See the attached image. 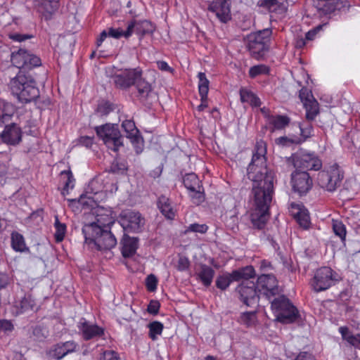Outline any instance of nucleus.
Here are the masks:
<instances>
[{
  "instance_id": "nucleus-1",
  "label": "nucleus",
  "mask_w": 360,
  "mask_h": 360,
  "mask_svg": "<svg viewBox=\"0 0 360 360\" xmlns=\"http://www.w3.org/2000/svg\"><path fill=\"white\" fill-rule=\"evenodd\" d=\"M266 153V143L257 141L247 168L248 177L252 182V193H274L275 174L267 167Z\"/></svg>"
},
{
  "instance_id": "nucleus-2",
  "label": "nucleus",
  "mask_w": 360,
  "mask_h": 360,
  "mask_svg": "<svg viewBox=\"0 0 360 360\" xmlns=\"http://www.w3.org/2000/svg\"><path fill=\"white\" fill-rule=\"evenodd\" d=\"M12 93L22 103H30L39 96V91L36 86L34 79L30 75H26L20 70L17 75L10 82Z\"/></svg>"
},
{
  "instance_id": "nucleus-3",
  "label": "nucleus",
  "mask_w": 360,
  "mask_h": 360,
  "mask_svg": "<svg viewBox=\"0 0 360 360\" xmlns=\"http://www.w3.org/2000/svg\"><path fill=\"white\" fill-rule=\"evenodd\" d=\"M82 233L85 243L98 250H110L117 244L115 236L108 229H101L94 225H84Z\"/></svg>"
},
{
  "instance_id": "nucleus-4",
  "label": "nucleus",
  "mask_w": 360,
  "mask_h": 360,
  "mask_svg": "<svg viewBox=\"0 0 360 360\" xmlns=\"http://www.w3.org/2000/svg\"><path fill=\"white\" fill-rule=\"evenodd\" d=\"M277 296L269 300L276 320L283 323L295 322L299 317L297 309L284 295Z\"/></svg>"
},
{
  "instance_id": "nucleus-5",
  "label": "nucleus",
  "mask_w": 360,
  "mask_h": 360,
  "mask_svg": "<svg viewBox=\"0 0 360 360\" xmlns=\"http://www.w3.org/2000/svg\"><path fill=\"white\" fill-rule=\"evenodd\" d=\"M255 206L250 213V219L253 226L262 229L269 218V207L272 200L273 193H253Z\"/></svg>"
},
{
  "instance_id": "nucleus-6",
  "label": "nucleus",
  "mask_w": 360,
  "mask_h": 360,
  "mask_svg": "<svg viewBox=\"0 0 360 360\" xmlns=\"http://www.w3.org/2000/svg\"><path fill=\"white\" fill-rule=\"evenodd\" d=\"M271 34V30L266 28L248 36L247 46L254 58L259 59L269 50Z\"/></svg>"
},
{
  "instance_id": "nucleus-7",
  "label": "nucleus",
  "mask_w": 360,
  "mask_h": 360,
  "mask_svg": "<svg viewBox=\"0 0 360 360\" xmlns=\"http://www.w3.org/2000/svg\"><path fill=\"white\" fill-rule=\"evenodd\" d=\"M97 136L108 149L117 151L123 145V138L117 124H105L95 127Z\"/></svg>"
},
{
  "instance_id": "nucleus-8",
  "label": "nucleus",
  "mask_w": 360,
  "mask_h": 360,
  "mask_svg": "<svg viewBox=\"0 0 360 360\" xmlns=\"http://www.w3.org/2000/svg\"><path fill=\"white\" fill-rule=\"evenodd\" d=\"M343 176L340 167L333 164L319 172L317 183L323 189L333 192L340 186Z\"/></svg>"
},
{
  "instance_id": "nucleus-9",
  "label": "nucleus",
  "mask_w": 360,
  "mask_h": 360,
  "mask_svg": "<svg viewBox=\"0 0 360 360\" xmlns=\"http://www.w3.org/2000/svg\"><path fill=\"white\" fill-rule=\"evenodd\" d=\"M287 167L307 170H319L322 167V162L314 153H300L292 154L290 157L285 158Z\"/></svg>"
},
{
  "instance_id": "nucleus-10",
  "label": "nucleus",
  "mask_w": 360,
  "mask_h": 360,
  "mask_svg": "<svg viewBox=\"0 0 360 360\" xmlns=\"http://www.w3.org/2000/svg\"><path fill=\"white\" fill-rule=\"evenodd\" d=\"M255 276V271L252 266L234 270L231 274L225 273L219 275L216 280V286L221 290H226L233 281H238L242 278H252Z\"/></svg>"
},
{
  "instance_id": "nucleus-11",
  "label": "nucleus",
  "mask_w": 360,
  "mask_h": 360,
  "mask_svg": "<svg viewBox=\"0 0 360 360\" xmlns=\"http://www.w3.org/2000/svg\"><path fill=\"white\" fill-rule=\"evenodd\" d=\"M337 281V274L328 266H323L316 270L311 281V286L314 291H324Z\"/></svg>"
},
{
  "instance_id": "nucleus-12",
  "label": "nucleus",
  "mask_w": 360,
  "mask_h": 360,
  "mask_svg": "<svg viewBox=\"0 0 360 360\" xmlns=\"http://www.w3.org/2000/svg\"><path fill=\"white\" fill-rule=\"evenodd\" d=\"M11 61L15 67L20 70H30L41 65L39 57L22 49L12 53Z\"/></svg>"
},
{
  "instance_id": "nucleus-13",
  "label": "nucleus",
  "mask_w": 360,
  "mask_h": 360,
  "mask_svg": "<svg viewBox=\"0 0 360 360\" xmlns=\"http://www.w3.org/2000/svg\"><path fill=\"white\" fill-rule=\"evenodd\" d=\"M257 288L261 297L267 300H271L281 293L277 279L273 274H262L259 276Z\"/></svg>"
},
{
  "instance_id": "nucleus-14",
  "label": "nucleus",
  "mask_w": 360,
  "mask_h": 360,
  "mask_svg": "<svg viewBox=\"0 0 360 360\" xmlns=\"http://www.w3.org/2000/svg\"><path fill=\"white\" fill-rule=\"evenodd\" d=\"M242 283L238 286L237 291L240 300L248 307L257 305L261 295L257 288V284L250 278H242Z\"/></svg>"
},
{
  "instance_id": "nucleus-15",
  "label": "nucleus",
  "mask_w": 360,
  "mask_h": 360,
  "mask_svg": "<svg viewBox=\"0 0 360 360\" xmlns=\"http://www.w3.org/2000/svg\"><path fill=\"white\" fill-rule=\"evenodd\" d=\"M120 224L125 231L138 233L142 230L145 219L139 212L127 210L121 213Z\"/></svg>"
},
{
  "instance_id": "nucleus-16",
  "label": "nucleus",
  "mask_w": 360,
  "mask_h": 360,
  "mask_svg": "<svg viewBox=\"0 0 360 360\" xmlns=\"http://www.w3.org/2000/svg\"><path fill=\"white\" fill-rule=\"evenodd\" d=\"M291 184L293 191L302 195L311 190L313 181L308 172L297 170L291 174Z\"/></svg>"
},
{
  "instance_id": "nucleus-17",
  "label": "nucleus",
  "mask_w": 360,
  "mask_h": 360,
  "mask_svg": "<svg viewBox=\"0 0 360 360\" xmlns=\"http://www.w3.org/2000/svg\"><path fill=\"white\" fill-rule=\"evenodd\" d=\"M141 76H142L141 68L127 69L121 73L115 75L113 81L116 86L120 89H127L135 84Z\"/></svg>"
},
{
  "instance_id": "nucleus-18",
  "label": "nucleus",
  "mask_w": 360,
  "mask_h": 360,
  "mask_svg": "<svg viewBox=\"0 0 360 360\" xmlns=\"http://www.w3.org/2000/svg\"><path fill=\"white\" fill-rule=\"evenodd\" d=\"M300 98L306 110V117L309 120H313L319 112V103L314 98L311 91L307 88H302L300 91Z\"/></svg>"
},
{
  "instance_id": "nucleus-19",
  "label": "nucleus",
  "mask_w": 360,
  "mask_h": 360,
  "mask_svg": "<svg viewBox=\"0 0 360 360\" xmlns=\"http://www.w3.org/2000/svg\"><path fill=\"white\" fill-rule=\"evenodd\" d=\"M122 127L126 133V136L130 139L133 144L136 153H141L143 148V141L139 134V130L135 126L134 121L131 120H126L122 122Z\"/></svg>"
},
{
  "instance_id": "nucleus-20",
  "label": "nucleus",
  "mask_w": 360,
  "mask_h": 360,
  "mask_svg": "<svg viewBox=\"0 0 360 360\" xmlns=\"http://www.w3.org/2000/svg\"><path fill=\"white\" fill-rule=\"evenodd\" d=\"M208 9L222 22H226L231 19L229 0H213Z\"/></svg>"
},
{
  "instance_id": "nucleus-21",
  "label": "nucleus",
  "mask_w": 360,
  "mask_h": 360,
  "mask_svg": "<svg viewBox=\"0 0 360 360\" xmlns=\"http://www.w3.org/2000/svg\"><path fill=\"white\" fill-rule=\"evenodd\" d=\"M290 214L300 226L307 229L310 225V218L307 210L301 203L292 202L289 207Z\"/></svg>"
},
{
  "instance_id": "nucleus-22",
  "label": "nucleus",
  "mask_w": 360,
  "mask_h": 360,
  "mask_svg": "<svg viewBox=\"0 0 360 360\" xmlns=\"http://www.w3.org/2000/svg\"><path fill=\"white\" fill-rule=\"evenodd\" d=\"M3 142L9 145L18 144L21 141L22 131L15 124L7 125L0 134Z\"/></svg>"
},
{
  "instance_id": "nucleus-23",
  "label": "nucleus",
  "mask_w": 360,
  "mask_h": 360,
  "mask_svg": "<svg viewBox=\"0 0 360 360\" xmlns=\"http://www.w3.org/2000/svg\"><path fill=\"white\" fill-rule=\"evenodd\" d=\"M154 29V26L148 20H135L128 25L126 35L131 36L134 32L138 35L143 36L146 34L152 33Z\"/></svg>"
},
{
  "instance_id": "nucleus-24",
  "label": "nucleus",
  "mask_w": 360,
  "mask_h": 360,
  "mask_svg": "<svg viewBox=\"0 0 360 360\" xmlns=\"http://www.w3.org/2000/svg\"><path fill=\"white\" fill-rule=\"evenodd\" d=\"M79 328L82 333L84 339L86 340L99 338L103 335L104 333L102 328L86 321L79 322Z\"/></svg>"
},
{
  "instance_id": "nucleus-25",
  "label": "nucleus",
  "mask_w": 360,
  "mask_h": 360,
  "mask_svg": "<svg viewBox=\"0 0 360 360\" xmlns=\"http://www.w3.org/2000/svg\"><path fill=\"white\" fill-rule=\"evenodd\" d=\"M314 6L324 14H330L345 6L343 2H332L333 0H311Z\"/></svg>"
},
{
  "instance_id": "nucleus-26",
  "label": "nucleus",
  "mask_w": 360,
  "mask_h": 360,
  "mask_svg": "<svg viewBox=\"0 0 360 360\" xmlns=\"http://www.w3.org/2000/svg\"><path fill=\"white\" fill-rule=\"evenodd\" d=\"M15 110V106L12 103L0 99V127L11 120Z\"/></svg>"
},
{
  "instance_id": "nucleus-27",
  "label": "nucleus",
  "mask_w": 360,
  "mask_h": 360,
  "mask_svg": "<svg viewBox=\"0 0 360 360\" xmlns=\"http://www.w3.org/2000/svg\"><path fill=\"white\" fill-rule=\"evenodd\" d=\"M103 212V210H98L96 214V221L87 224L86 225H94L99 227L101 229H108L110 226L114 224L112 217L110 213V211H105L106 213H101Z\"/></svg>"
},
{
  "instance_id": "nucleus-28",
  "label": "nucleus",
  "mask_w": 360,
  "mask_h": 360,
  "mask_svg": "<svg viewBox=\"0 0 360 360\" xmlns=\"http://www.w3.org/2000/svg\"><path fill=\"white\" fill-rule=\"evenodd\" d=\"M214 274L215 271L212 267L206 264H200L197 276L205 286L208 287L212 282Z\"/></svg>"
},
{
  "instance_id": "nucleus-29",
  "label": "nucleus",
  "mask_w": 360,
  "mask_h": 360,
  "mask_svg": "<svg viewBox=\"0 0 360 360\" xmlns=\"http://www.w3.org/2000/svg\"><path fill=\"white\" fill-rule=\"evenodd\" d=\"M122 254L124 257H129L134 255L138 248V240L124 236L122 241Z\"/></svg>"
},
{
  "instance_id": "nucleus-30",
  "label": "nucleus",
  "mask_w": 360,
  "mask_h": 360,
  "mask_svg": "<svg viewBox=\"0 0 360 360\" xmlns=\"http://www.w3.org/2000/svg\"><path fill=\"white\" fill-rule=\"evenodd\" d=\"M36 6L44 15H51L58 8V0H36Z\"/></svg>"
},
{
  "instance_id": "nucleus-31",
  "label": "nucleus",
  "mask_w": 360,
  "mask_h": 360,
  "mask_svg": "<svg viewBox=\"0 0 360 360\" xmlns=\"http://www.w3.org/2000/svg\"><path fill=\"white\" fill-rule=\"evenodd\" d=\"M158 207L167 219H173L174 218L175 210L167 198L163 195L160 196L158 200Z\"/></svg>"
},
{
  "instance_id": "nucleus-32",
  "label": "nucleus",
  "mask_w": 360,
  "mask_h": 360,
  "mask_svg": "<svg viewBox=\"0 0 360 360\" xmlns=\"http://www.w3.org/2000/svg\"><path fill=\"white\" fill-rule=\"evenodd\" d=\"M257 6L262 7L269 12L283 13L285 12V6L278 0H259Z\"/></svg>"
},
{
  "instance_id": "nucleus-33",
  "label": "nucleus",
  "mask_w": 360,
  "mask_h": 360,
  "mask_svg": "<svg viewBox=\"0 0 360 360\" xmlns=\"http://www.w3.org/2000/svg\"><path fill=\"white\" fill-rule=\"evenodd\" d=\"M290 122V119L286 115H273L269 117L268 124L270 127L271 131L283 129Z\"/></svg>"
},
{
  "instance_id": "nucleus-34",
  "label": "nucleus",
  "mask_w": 360,
  "mask_h": 360,
  "mask_svg": "<svg viewBox=\"0 0 360 360\" xmlns=\"http://www.w3.org/2000/svg\"><path fill=\"white\" fill-rule=\"evenodd\" d=\"M338 330L344 340L352 346L360 349V334H352L347 326H341Z\"/></svg>"
},
{
  "instance_id": "nucleus-35",
  "label": "nucleus",
  "mask_w": 360,
  "mask_h": 360,
  "mask_svg": "<svg viewBox=\"0 0 360 360\" xmlns=\"http://www.w3.org/2000/svg\"><path fill=\"white\" fill-rule=\"evenodd\" d=\"M11 247L15 252H28L29 248L27 247L25 238L20 233L13 232L11 233Z\"/></svg>"
},
{
  "instance_id": "nucleus-36",
  "label": "nucleus",
  "mask_w": 360,
  "mask_h": 360,
  "mask_svg": "<svg viewBox=\"0 0 360 360\" xmlns=\"http://www.w3.org/2000/svg\"><path fill=\"white\" fill-rule=\"evenodd\" d=\"M240 100L243 103H248L252 107H259L261 105L260 99L252 92L242 89L240 91Z\"/></svg>"
},
{
  "instance_id": "nucleus-37",
  "label": "nucleus",
  "mask_w": 360,
  "mask_h": 360,
  "mask_svg": "<svg viewBox=\"0 0 360 360\" xmlns=\"http://www.w3.org/2000/svg\"><path fill=\"white\" fill-rule=\"evenodd\" d=\"M184 184L189 191H195V189L201 188L202 185L198 176L194 173H189L184 177Z\"/></svg>"
},
{
  "instance_id": "nucleus-38",
  "label": "nucleus",
  "mask_w": 360,
  "mask_h": 360,
  "mask_svg": "<svg viewBox=\"0 0 360 360\" xmlns=\"http://www.w3.org/2000/svg\"><path fill=\"white\" fill-rule=\"evenodd\" d=\"M238 321L246 327L254 326L257 322L256 311H246L242 313Z\"/></svg>"
},
{
  "instance_id": "nucleus-39",
  "label": "nucleus",
  "mask_w": 360,
  "mask_h": 360,
  "mask_svg": "<svg viewBox=\"0 0 360 360\" xmlns=\"http://www.w3.org/2000/svg\"><path fill=\"white\" fill-rule=\"evenodd\" d=\"M199 79L198 90L200 97L202 101L207 98L209 91V80L207 79L206 75L203 72H199L198 75Z\"/></svg>"
},
{
  "instance_id": "nucleus-40",
  "label": "nucleus",
  "mask_w": 360,
  "mask_h": 360,
  "mask_svg": "<svg viewBox=\"0 0 360 360\" xmlns=\"http://www.w3.org/2000/svg\"><path fill=\"white\" fill-rule=\"evenodd\" d=\"M135 84L136 85L139 94L141 98L147 97L151 91L150 84L143 79L141 77L140 79H137Z\"/></svg>"
},
{
  "instance_id": "nucleus-41",
  "label": "nucleus",
  "mask_w": 360,
  "mask_h": 360,
  "mask_svg": "<svg viewBox=\"0 0 360 360\" xmlns=\"http://www.w3.org/2000/svg\"><path fill=\"white\" fill-rule=\"evenodd\" d=\"M36 306L35 300L32 295L26 294L20 302V307L22 311L33 310Z\"/></svg>"
},
{
  "instance_id": "nucleus-42",
  "label": "nucleus",
  "mask_w": 360,
  "mask_h": 360,
  "mask_svg": "<svg viewBox=\"0 0 360 360\" xmlns=\"http://www.w3.org/2000/svg\"><path fill=\"white\" fill-rule=\"evenodd\" d=\"M149 337L155 340L158 336L162 334L163 330V324L159 321H153L148 324Z\"/></svg>"
},
{
  "instance_id": "nucleus-43",
  "label": "nucleus",
  "mask_w": 360,
  "mask_h": 360,
  "mask_svg": "<svg viewBox=\"0 0 360 360\" xmlns=\"http://www.w3.org/2000/svg\"><path fill=\"white\" fill-rule=\"evenodd\" d=\"M333 230L336 236L340 237L342 240H344L346 237V227L344 224L337 219L332 221Z\"/></svg>"
},
{
  "instance_id": "nucleus-44",
  "label": "nucleus",
  "mask_w": 360,
  "mask_h": 360,
  "mask_svg": "<svg viewBox=\"0 0 360 360\" xmlns=\"http://www.w3.org/2000/svg\"><path fill=\"white\" fill-rule=\"evenodd\" d=\"M55 238L57 242H60L63 240L66 233V226L63 223H60L58 217H56L55 219Z\"/></svg>"
},
{
  "instance_id": "nucleus-45",
  "label": "nucleus",
  "mask_w": 360,
  "mask_h": 360,
  "mask_svg": "<svg viewBox=\"0 0 360 360\" xmlns=\"http://www.w3.org/2000/svg\"><path fill=\"white\" fill-rule=\"evenodd\" d=\"M11 157L7 153H0V177L6 174L9 167Z\"/></svg>"
},
{
  "instance_id": "nucleus-46",
  "label": "nucleus",
  "mask_w": 360,
  "mask_h": 360,
  "mask_svg": "<svg viewBox=\"0 0 360 360\" xmlns=\"http://www.w3.org/2000/svg\"><path fill=\"white\" fill-rule=\"evenodd\" d=\"M189 196L191 197L192 202L195 205H200L205 200V195L203 193V188L195 189V191H189Z\"/></svg>"
},
{
  "instance_id": "nucleus-47",
  "label": "nucleus",
  "mask_w": 360,
  "mask_h": 360,
  "mask_svg": "<svg viewBox=\"0 0 360 360\" xmlns=\"http://www.w3.org/2000/svg\"><path fill=\"white\" fill-rule=\"evenodd\" d=\"M302 141L300 138H289L287 136H281L276 139V143L282 146H289L291 144H299L301 143Z\"/></svg>"
},
{
  "instance_id": "nucleus-48",
  "label": "nucleus",
  "mask_w": 360,
  "mask_h": 360,
  "mask_svg": "<svg viewBox=\"0 0 360 360\" xmlns=\"http://www.w3.org/2000/svg\"><path fill=\"white\" fill-rule=\"evenodd\" d=\"M127 170V166L124 161L115 160L110 167V171L115 174H123Z\"/></svg>"
},
{
  "instance_id": "nucleus-49",
  "label": "nucleus",
  "mask_w": 360,
  "mask_h": 360,
  "mask_svg": "<svg viewBox=\"0 0 360 360\" xmlns=\"http://www.w3.org/2000/svg\"><path fill=\"white\" fill-rule=\"evenodd\" d=\"M50 354L52 357L59 360L63 359L68 354L66 353V351L64 349V347L61 343H59L55 345L54 347L51 350Z\"/></svg>"
},
{
  "instance_id": "nucleus-50",
  "label": "nucleus",
  "mask_w": 360,
  "mask_h": 360,
  "mask_svg": "<svg viewBox=\"0 0 360 360\" xmlns=\"http://www.w3.org/2000/svg\"><path fill=\"white\" fill-rule=\"evenodd\" d=\"M269 70V68L264 65H258L252 67L249 70V75L251 77H255L262 74H267Z\"/></svg>"
},
{
  "instance_id": "nucleus-51",
  "label": "nucleus",
  "mask_w": 360,
  "mask_h": 360,
  "mask_svg": "<svg viewBox=\"0 0 360 360\" xmlns=\"http://www.w3.org/2000/svg\"><path fill=\"white\" fill-rule=\"evenodd\" d=\"M207 229L208 226L205 224H199L194 223L190 224L188 226L186 227L185 233L195 232L200 233H205L207 232Z\"/></svg>"
},
{
  "instance_id": "nucleus-52",
  "label": "nucleus",
  "mask_w": 360,
  "mask_h": 360,
  "mask_svg": "<svg viewBox=\"0 0 360 360\" xmlns=\"http://www.w3.org/2000/svg\"><path fill=\"white\" fill-rule=\"evenodd\" d=\"M146 285L148 291L154 292L157 288L158 279L153 274H150L146 279Z\"/></svg>"
},
{
  "instance_id": "nucleus-53",
  "label": "nucleus",
  "mask_w": 360,
  "mask_h": 360,
  "mask_svg": "<svg viewBox=\"0 0 360 360\" xmlns=\"http://www.w3.org/2000/svg\"><path fill=\"white\" fill-rule=\"evenodd\" d=\"M33 35L28 34L9 33L8 38L13 41L22 42L27 39H32Z\"/></svg>"
},
{
  "instance_id": "nucleus-54",
  "label": "nucleus",
  "mask_w": 360,
  "mask_h": 360,
  "mask_svg": "<svg viewBox=\"0 0 360 360\" xmlns=\"http://www.w3.org/2000/svg\"><path fill=\"white\" fill-rule=\"evenodd\" d=\"M94 143V136H81L77 140V144L81 146H84L86 148H90Z\"/></svg>"
},
{
  "instance_id": "nucleus-55",
  "label": "nucleus",
  "mask_w": 360,
  "mask_h": 360,
  "mask_svg": "<svg viewBox=\"0 0 360 360\" xmlns=\"http://www.w3.org/2000/svg\"><path fill=\"white\" fill-rule=\"evenodd\" d=\"M190 262L186 257H180L176 264V269L179 271H184L188 269Z\"/></svg>"
},
{
  "instance_id": "nucleus-56",
  "label": "nucleus",
  "mask_w": 360,
  "mask_h": 360,
  "mask_svg": "<svg viewBox=\"0 0 360 360\" xmlns=\"http://www.w3.org/2000/svg\"><path fill=\"white\" fill-rule=\"evenodd\" d=\"M12 282V278L5 272L0 271V289L7 288Z\"/></svg>"
},
{
  "instance_id": "nucleus-57",
  "label": "nucleus",
  "mask_w": 360,
  "mask_h": 360,
  "mask_svg": "<svg viewBox=\"0 0 360 360\" xmlns=\"http://www.w3.org/2000/svg\"><path fill=\"white\" fill-rule=\"evenodd\" d=\"M300 129L301 136L303 137V139H301L302 142L305 141L306 139L310 137L312 135L313 127L310 124H307L306 126L300 125Z\"/></svg>"
},
{
  "instance_id": "nucleus-58",
  "label": "nucleus",
  "mask_w": 360,
  "mask_h": 360,
  "mask_svg": "<svg viewBox=\"0 0 360 360\" xmlns=\"http://www.w3.org/2000/svg\"><path fill=\"white\" fill-rule=\"evenodd\" d=\"M62 175H65L67 177V180L64 184V190L68 191L70 188H72L74 187V181L75 179L72 175L70 172H63L61 173Z\"/></svg>"
},
{
  "instance_id": "nucleus-59",
  "label": "nucleus",
  "mask_w": 360,
  "mask_h": 360,
  "mask_svg": "<svg viewBox=\"0 0 360 360\" xmlns=\"http://www.w3.org/2000/svg\"><path fill=\"white\" fill-rule=\"evenodd\" d=\"M127 30L123 31L121 29H113L111 28L109 30L108 36L113 37L115 39H119L121 37H124L125 38H128L129 36H127Z\"/></svg>"
},
{
  "instance_id": "nucleus-60",
  "label": "nucleus",
  "mask_w": 360,
  "mask_h": 360,
  "mask_svg": "<svg viewBox=\"0 0 360 360\" xmlns=\"http://www.w3.org/2000/svg\"><path fill=\"white\" fill-rule=\"evenodd\" d=\"M100 360H120L114 351H105L103 353Z\"/></svg>"
},
{
  "instance_id": "nucleus-61",
  "label": "nucleus",
  "mask_w": 360,
  "mask_h": 360,
  "mask_svg": "<svg viewBox=\"0 0 360 360\" xmlns=\"http://www.w3.org/2000/svg\"><path fill=\"white\" fill-rule=\"evenodd\" d=\"M13 329V326L11 321L8 320H0V332L11 331Z\"/></svg>"
},
{
  "instance_id": "nucleus-62",
  "label": "nucleus",
  "mask_w": 360,
  "mask_h": 360,
  "mask_svg": "<svg viewBox=\"0 0 360 360\" xmlns=\"http://www.w3.org/2000/svg\"><path fill=\"white\" fill-rule=\"evenodd\" d=\"M61 345L68 354L75 352L77 347V344L74 341H67L65 342H62Z\"/></svg>"
},
{
  "instance_id": "nucleus-63",
  "label": "nucleus",
  "mask_w": 360,
  "mask_h": 360,
  "mask_svg": "<svg viewBox=\"0 0 360 360\" xmlns=\"http://www.w3.org/2000/svg\"><path fill=\"white\" fill-rule=\"evenodd\" d=\"M160 304L157 301H151L148 307V311L150 314H155L158 312Z\"/></svg>"
},
{
  "instance_id": "nucleus-64",
  "label": "nucleus",
  "mask_w": 360,
  "mask_h": 360,
  "mask_svg": "<svg viewBox=\"0 0 360 360\" xmlns=\"http://www.w3.org/2000/svg\"><path fill=\"white\" fill-rule=\"evenodd\" d=\"M295 360H315L314 356L307 352H300Z\"/></svg>"
}]
</instances>
